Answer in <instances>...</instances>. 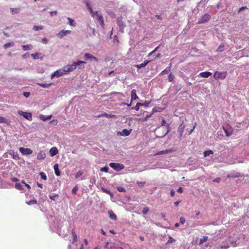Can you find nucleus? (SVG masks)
I'll return each instance as SVG.
<instances>
[{
	"mask_svg": "<svg viewBox=\"0 0 249 249\" xmlns=\"http://www.w3.org/2000/svg\"><path fill=\"white\" fill-rule=\"evenodd\" d=\"M85 63V62L81 60H78L77 62H74L72 64L68 65L67 67H65L66 72L67 73L73 71L76 69L77 66H79L80 69L84 68V66L83 64Z\"/></svg>",
	"mask_w": 249,
	"mask_h": 249,
	"instance_id": "nucleus-1",
	"label": "nucleus"
},
{
	"mask_svg": "<svg viewBox=\"0 0 249 249\" xmlns=\"http://www.w3.org/2000/svg\"><path fill=\"white\" fill-rule=\"evenodd\" d=\"M66 73L67 72L65 70V68H63V69L58 70L55 71L51 75V78L53 79L54 77H60L61 76L66 74Z\"/></svg>",
	"mask_w": 249,
	"mask_h": 249,
	"instance_id": "nucleus-2",
	"label": "nucleus"
},
{
	"mask_svg": "<svg viewBox=\"0 0 249 249\" xmlns=\"http://www.w3.org/2000/svg\"><path fill=\"white\" fill-rule=\"evenodd\" d=\"M109 166L117 171H119L124 168V165L119 163L111 162L109 163Z\"/></svg>",
	"mask_w": 249,
	"mask_h": 249,
	"instance_id": "nucleus-3",
	"label": "nucleus"
},
{
	"mask_svg": "<svg viewBox=\"0 0 249 249\" xmlns=\"http://www.w3.org/2000/svg\"><path fill=\"white\" fill-rule=\"evenodd\" d=\"M18 113L19 115L22 116L24 118L29 121H32V113L30 112H26L21 110H19L18 111Z\"/></svg>",
	"mask_w": 249,
	"mask_h": 249,
	"instance_id": "nucleus-4",
	"label": "nucleus"
},
{
	"mask_svg": "<svg viewBox=\"0 0 249 249\" xmlns=\"http://www.w3.org/2000/svg\"><path fill=\"white\" fill-rule=\"evenodd\" d=\"M227 75V71L224 72H219V71H215L213 74V77L217 79L218 78H221L222 79H224Z\"/></svg>",
	"mask_w": 249,
	"mask_h": 249,
	"instance_id": "nucleus-5",
	"label": "nucleus"
},
{
	"mask_svg": "<svg viewBox=\"0 0 249 249\" xmlns=\"http://www.w3.org/2000/svg\"><path fill=\"white\" fill-rule=\"evenodd\" d=\"M19 151L24 155H29L33 153V151L28 148H24L21 147L19 148Z\"/></svg>",
	"mask_w": 249,
	"mask_h": 249,
	"instance_id": "nucleus-6",
	"label": "nucleus"
},
{
	"mask_svg": "<svg viewBox=\"0 0 249 249\" xmlns=\"http://www.w3.org/2000/svg\"><path fill=\"white\" fill-rule=\"evenodd\" d=\"M185 127V125L183 122L179 125V126L178 127V131L179 133V139H181V137L183 136V133Z\"/></svg>",
	"mask_w": 249,
	"mask_h": 249,
	"instance_id": "nucleus-7",
	"label": "nucleus"
},
{
	"mask_svg": "<svg viewBox=\"0 0 249 249\" xmlns=\"http://www.w3.org/2000/svg\"><path fill=\"white\" fill-rule=\"evenodd\" d=\"M71 33V31L70 30H62L60 31L57 34V37L61 38L64 36H65L68 35H70Z\"/></svg>",
	"mask_w": 249,
	"mask_h": 249,
	"instance_id": "nucleus-8",
	"label": "nucleus"
},
{
	"mask_svg": "<svg viewBox=\"0 0 249 249\" xmlns=\"http://www.w3.org/2000/svg\"><path fill=\"white\" fill-rule=\"evenodd\" d=\"M85 58L86 60H90L94 61H98V59L96 57L89 53H86L85 54Z\"/></svg>",
	"mask_w": 249,
	"mask_h": 249,
	"instance_id": "nucleus-9",
	"label": "nucleus"
},
{
	"mask_svg": "<svg viewBox=\"0 0 249 249\" xmlns=\"http://www.w3.org/2000/svg\"><path fill=\"white\" fill-rule=\"evenodd\" d=\"M49 152L50 156L53 157L58 154V150L56 147H53L50 149Z\"/></svg>",
	"mask_w": 249,
	"mask_h": 249,
	"instance_id": "nucleus-10",
	"label": "nucleus"
},
{
	"mask_svg": "<svg viewBox=\"0 0 249 249\" xmlns=\"http://www.w3.org/2000/svg\"><path fill=\"white\" fill-rule=\"evenodd\" d=\"M151 62V60H145L143 63L140 64L135 65V67L138 69L145 67L149 63Z\"/></svg>",
	"mask_w": 249,
	"mask_h": 249,
	"instance_id": "nucleus-11",
	"label": "nucleus"
},
{
	"mask_svg": "<svg viewBox=\"0 0 249 249\" xmlns=\"http://www.w3.org/2000/svg\"><path fill=\"white\" fill-rule=\"evenodd\" d=\"M174 151H175V150L172 149H166V150H165L160 151L156 153L155 155H159L168 154V153H169L173 152Z\"/></svg>",
	"mask_w": 249,
	"mask_h": 249,
	"instance_id": "nucleus-12",
	"label": "nucleus"
},
{
	"mask_svg": "<svg viewBox=\"0 0 249 249\" xmlns=\"http://www.w3.org/2000/svg\"><path fill=\"white\" fill-rule=\"evenodd\" d=\"M137 99H138V97L136 94V90L133 89L131 93V102H132L133 100H136Z\"/></svg>",
	"mask_w": 249,
	"mask_h": 249,
	"instance_id": "nucleus-13",
	"label": "nucleus"
},
{
	"mask_svg": "<svg viewBox=\"0 0 249 249\" xmlns=\"http://www.w3.org/2000/svg\"><path fill=\"white\" fill-rule=\"evenodd\" d=\"M171 66H172V64L170 63L168 67H166L164 70H163L162 71H161L160 72V75H163L165 74H167L171 71Z\"/></svg>",
	"mask_w": 249,
	"mask_h": 249,
	"instance_id": "nucleus-14",
	"label": "nucleus"
},
{
	"mask_svg": "<svg viewBox=\"0 0 249 249\" xmlns=\"http://www.w3.org/2000/svg\"><path fill=\"white\" fill-rule=\"evenodd\" d=\"M46 158V154L45 152L41 151L37 154V159L38 160H43Z\"/></svg>",
	"mask_w": 249,
	"mask_h": 249,
	"instance_id": "nucleus-15",
	"label": "nucleus"
},
{
	"mask_svg": "<svg viewBox=\"0 0 249 249\" xmlns=\"http://www.w3.org/2000/svg\"><path fill=\"white\" fill-rule=\"evenodd\" d=\"M212 73L209 71L202 72L199 73V75L203 78H207L211 76Z\"/></svg>",
	"mask_w": 249,
	"mask_h": 249,
	"instance_id": "nucleus-16",
	"label": "nucleus"
},
{
	"mask_svg": "<svg viewBox=\"0 0 249 249\" xmlns=\"http://www.w3.org/2000/svg\"><path fill=\"white\" fill-rule=\"evenodd\" d=\"M108 213L109 215V217L110 219L116 220H117V216L116 215L113 213V212L111 210L108 211Z\"/></svg>",
	"mask_w": 249,
	"mask_h": 249,
	"instance_id": "nucleus-17",
	"label": "nucleus"
},
{
	"mask_svg": "<svg viewBox=\"0 0 249 249\" xmlns=\"http://www.w3.org/2000/svg\"><path fill=\"white\" fill-rule=\"evenodd\" d=\"M117 23L118 26L122 29L124 27V24L122 20V17L118 18L117 19Z\"/></svg>",
	"mask_w": 249,
	"mask_h": 249,
	"instance_id": "nucleus-18",
	"label": "nucleus"
},
{
	"mask_svg": "<svg viewBox=\"0 0 249 249\" xmlns=\"http://www.w3.org/2000/svg\"><path fill=\"white\" fill-rule=\"evenodd\" d=\"M53 168H54V172H55V174L56 175V176L58 177L59 176H60V172L59 170V168H58V164H55L54 166H53Z\"/></svg>",
	"mask_w": 249,
	"mask_h": 249,
	"instance_id": "nucleus-19",
	"label": "nucleus"
},
{
	"mask_svg": "<svg viewBox=\"0 0 249 249\" xmlns=\"http://www.w3.org/2000/svg\"><path fill=\"white\" fill-rule=\"evenodd\" d=\"M83 2L86 4L87 8L89 10L91 13H93V11L90 6V4L88 1V0H83Z\"/></svg>",
	"mask_w": 249,
	"mask_h": 249,
	"instance_id": "nucleus-20",
	"label": "nucleus"
},
{
	"mask_svg": "<svg viewBox=\"0 0 249 249\" xmlns=\"http://www.w3.org/2000/svg\"><path fill=\"white\" fill-rule=\"evenodd\" d=\"M52 115H49V116H45L43 115H41L39 116L40 119L44 121H46L49 120H50L52 118Z\"/></svg>",
	"mask_w": 249,
	"mask_h": 249,
	"instance_id": "nucleus-21",
	"label": "nucleus"
},
{
	"mask_svg": "<svg viewBox=\"0 0 249 249\" xmlns=\"http://www.w3.org/2000/svg\"><path fill=\"white\" fill-rule=\"evenodd\" d=\"M131 131V129L128 130L126 129H124L122 130L121 132V135L124 136H127L130 134Z\"/></svg>",
	"mask_w": 249,
	"mask_h": 249,
	"instance_id": "nucleus-22",
	"label": "nucleus"
},
{
	"mask_svg": "<svg viewBox=\"0 0 249 249\" xmlns=\"http://www.w3.org/2000/svg\"><path fill=\"white\" fill-rule=\"evenodd\" d=\"M241 177V175L240 173H236L235 174H228L227 176V177L228 178H238V177Z\"/></svg>",
	"mask_w": 249,
	"mask_h": 249,
	"instance_id": "nucleus-23",
	"label": "nucleus"
},
{
	"mask_svg": "<svg viewBox=\"0 0 249 249\" xmlns=\"http://www.w3.org/2000/svg\"><path fill=\"white\" fill-rule=\"evenodd\" d=\"M97 21L99 22L100 25L103 28H105V23L104 22L103 17H98Z\"/></svg>",
	"mask_w": 249,
	"mask_h": 249,
	"instance_id": "nucleus-24",
	"label": "nucleus"
},
{
	"mask_svg": "<svg viewBox=\"0 0 249 249\" xmlns=\"http://www.w3.org/2000/svg\"><path fill=\"white\" fill-rule=\"evenodd\" d=\"M210 17H202L200 21L197 22V24L203 23L209 20Z\"/></svg>",
	"mask_w": 249,
	"mask_h": 249,
	"instance_id": "nucleus-25",
	"label": "nucleus"
},
{
	"mask_svg": "<svg viewBox=\"0 0 249 249\" xmlns=\"http://www.w3.org/2000/svg\"><path fill=\"white\" fill-rule=\"evenodd\" d=\"M111 245L110 246V243L107 242L105 246V249H111L115 248V243H111Z\"/></svg>",
	"mask_w": 249,
	"mask_h": 249,
	"instance_id": "nucleus-26",
	"label": "nucleus"
},
{
	"mask_svg": "<svg viewBox=\"0 0 249 249\" xmlns=\"http://www.w3.org/2000/svg\"><path fill=\"white\" fill-rule=\"evenodd\" d=\"M71 233H72V235L73 236L72 243H74L77 241V234L75 233L74 230H72Z\"/></svg>",
	"mask_w": 249,
	"mask_h": 249,
	"instance_id": "nucleus-27",
	"label": "nucleus"
},
{
	"mask_svg": "<svg viewBox=\"0 0 249 249\" xmlns=\"http://www.w3.org/2000/svg\"><path fill=\"white\" fill-rule=\"evenodd\" d=\"M12 15L18 14L20 12V9L18 8H11Z\"/></svg>",
	"mask_w": 249,
	"mask_h": 249,
	"instance_id": "nucleus-28",
	"label": "nucleus"
},
{
	"mask_svg": "<svg viewBox=\"0 0 249 249\" xmlns=\"http://www.w3.org/2000/svg\"><path fill=\"white\" fill-rule=\"evenodd\" d=\"M100 116L106 117L107 118H115L116 117V115H112V114H108L107 113H104L103 114L99 116V117H100Z\"/></svg>",
	"mask_w": 249,
	"mask_h": 249,
	"instance_id": "nucleus-29",
	"label": "nucleus"
},
{
	"mask_svg": "<svg viewBox=\"0 0 249 249\" xmlns=\"http://www.w3.org/2000/svg\"><path fill=\"white\" fill-rule=\"evenodd\" d=\"M208 237L204 236L202 238L200 239L199 245H202L204 242H206L208 240Z\"/></svg>",
	"mask_w": 249,
	"mask_h": 249,
	"instance_id": "nucleus-30",
	"label": "nucleus"
},
{
	"mask_svg": "<svg viewBox=\"0 0 249 249\" xmlns=\"http://www.w3.org/2000/svg\"><path fill=\"white\" fill-rule=\"evenodd\" d=\"M14 45H15L14 43L13 42H11L6 43L5 45H4L3 47L5 49H6L10 47H13V46H14Z\"/></svg>",
	"mask_w": 249,
	"mask_h": 249,
	"instance_id": "nucleus-31",
	"label": "nucleus"
},
{
	"mask_svg": "<svg viewBox=\"0 0 249 249\" xmlns=\"http://www.w3.org/2000/svg\"><path fill=\"white\" fill-rule=\"evenodd\" d=\"M213 154V151L212 150H207L204 152V156L206 157L211 154Z\"/></svg>",
	"mask_w": 249,
	"mask_h": 249,
	"instance_id": "nucleus-32",
	"label": "nucleus"
},
{
	"mask_svg": "<svg viewBox=\"0 0 249 249\" xmlns=\"http://www.w3.org/2000/svg\"><path fill=\"white\" fill-rule=\"evenodd\" d=\"M52 84H51V83H49V84H47V83H40V84H38V85L39 86H40L41 87H42L43 88H49V87H50L52 85Z\"/></svg>",
	"mask_w": 249,
	"mask_h": 249,
	"instance_id": "nucleus-33",
	"label": "nucleus"
},
{
	"mask_svg": "<svg viewBox=\"0 0 249 249\" xmlns=\"http://www.w3.org/2000/svg\"><path fill=\"white\" fill-rule=\"evenodd\" d=\"M143 106V104L142 103H138L136 104V106L135 107H132V109H134L138 111L139 110L140 107L141 106Z\"/></svg>",
	"mask_w": 249,
	"mask_h": 249,
	"instance_id": "nucleus-34",
	"label": "nucleus"
},
{
	"mask_svg": "<svg viewBox=\"0 0 249 249\" xmlns=\"http://www.w3.org/2000/svg\"><path fill=\"white\" fill-rule=\"evenodd\" d=\"M22 48L24 51L29 50L31 49L32 45H22Z\"/></svg>",
	"mask_w": 249,
	"mask_h": 249,
	"instance_id": "nucleus-35",
	"label": "nucleus"
},
{
	"mask_svg": "<svg viewBox=\"0 0 249 249\" xmlns=\"http://www.w3.org/2000/svg\"><path fill=\"white\" fill-rule=\"evenodd\" d=\"M43 27L42 26H36V25H35L34 26V27H33V30L35 31H38V30H42L43 29Z\"/></svg>",
	"mask_w": 249,
	"mask_h": 249,
	"instance_id": "nucleus-36",
	"label": "nucleus"
},
{
	"mask_svg": "<svg viewBox=\"0 0 249 249\" xmlns=\"http://www.w3.org/2000/svg\"><path fill=\"white\" fill-rule=\"evenodd\" d=\"M49 196V198L53 200H55V198L56 197H58V194H51Z\"/></svg>",
	"mask_w": 249,
	"mask_h": 249,
	"instance_id": "nucleus-37",
	"label": "nucleus"
},
{
	"mask_svg": "<svg viewBox=\"0 0 249 249\" xmlns=\"http://www.w3.org/2000/svg\"><path fill=\"white\" fill-rule=\"evenodd\" d=\"M83 174V171L81 170H79V171L77 172V173L76 174V175L75 176V178H76V179L78 178L79 177H80Z\"/></svg>",
	"mask_w": 249,
	"mask_h": 249,
	"instance_id": "nucleus-38",
	"label": "nucleus"
},
{
	"mask_svg": "<svg viewBox=\"0 0 249 249\" xmlns=\"http://www.w3.org/2000/svg\"><path fill=\"white\" fill-rule=\"evenodd\" d=\"M26 203L29 205H31L33 204H35L37 203V201L36 199L32 200L26 202Z\"/></svg>",
	"mask_w": 249,
	"mask_h": 249,
	"instance_id": "nucleus-39",
	"label": "nucleus"
},
{
	"mask_svg": "<svg viewBox=\"0 0 249 249\" xmlns=\"http://www.w3.org/2000/svg\"><path fill=\"white\" fill-rule=\"evenodd\" d=\"M224 50V46L223 44L220 45V46L218 47L217 51L219 52H222Z\"/></svg>",
	"mask_w": 249,
	"mask_h": 249,
	"instance_id": "nucleus-40",
	"label": "nucleus"
},
{
	"mask_svg": "<svg viewBox=\"0 0 249 249\" xmlns=\"http://www.w3.org/2000/svg\"><path fill=\"white\" fill-rule=\"evenodd\" d=\"M174 76L172 73H170L168 76V80L169 82H172L174 80Z\"/></svg>",
	"mask_w": 249,
	"mask_h": 249,
	"instance_id": "nucleus-41",
	"label": "nucleus"
},
{
	"mask_svg": "<svg viewBox=\"0 0 249 249\" xmlns=\"http://www.w3.org/2000/svg\"><path fill=\"white\" fill-rule=\"evenodd\" d=\"M39 175H40L41 178H42L43 179H44L45 180H46L47 179V176L44 173L42 172H40Z\"/></svg>",
	"mask_w": 249,
	"mask_h": 249,
	"instance_id": "nucleus-42",
	"label": "nucleus"
},
{
	"mask_svg": "<svg viewBox=\"0 0 249 249\" xmlns=\"http://www.w3.org/2000/svg\"><path fill=\"white\" fill-rule=\"evenodd\" d=\"M175 241H176L175 239H174L171 236H170L169 238V239L168 240V241L166 242V244H170V243H173V242H174Z\"/></svg>",
	"mask_w": 249,
	"mask_h": 249,
	"instance_id": "nucleus-43",
	"label": "nucleus"
},
{
	"mask_svg": "<svg viewBox=\"0 0 249 249\" xmlns=\"http://www.w3.org/2000/svg\"><path fill=\"white\" fill-rule=\"evenodd\" d=\"M15 188L18 189V190H21L23 189V188L21 186V185L20 184V183H16L15 184Z\"/></svg>",
	"mask_w": 249,
	"mask_h": 249,
	"instance_id": "nucleus-44",
	"label": "nucleus"
},
{
	"mask_svg": "<svg viewBox=\"0 0 249 249\" xmlns=\"http://www.w3.org/2000/svg\"><path fill=\"white\" fill-rule=\"evenodd\" d=\"M68 20L69 21V24L71 26H75V23L74 22V20L72 19L71 18H69Z\"/></svg>",
	"mask_w": 249,
	"mask_h": 249,
	"instance_id": "nucleus-45",
	"label": "nucleus"
},
{
	"mask_svg": "<svg viewBox=\"0 0 249 249\" xmlns=\"http://www.w3.org/2000/svg\"><path fill=\"white\" fill-rule=\"evenodd\" d=\"M148 211H149V208L148 207H146L143 209L142 213L143 214H146L148 213Z\"/></svg>",
	"mask_w": 249,
	"mask_h": 249,
	"instance_id": "nucleus-46",
	"label": "nucleus"
},
{
	"mask_svg": "<svg viewBox=\"0 0 249 249\" xmlns=\"http://www.w3.org/2000/svg\"><path fill=\"white\" fill-rule=\"evenodd\" d=\"M100 170L102 172H104L106 173L108 172V167L107 166H105L101 168Z\"/></svg>",
	"mask_w": 249,
	"mask_h": 249,
	"instance_id": "nucleus-47",
	"label": "nucleus"
},
{
	"mask_svg": "<svg viewBox=\"0 0 249 249\" xmlns=\"http://www.w3.org/2000/svg\"><path fill=\"white\" fill-rule=\"evenodd\" d=\"M117 190L120 192H125V190L124 188H123V187H118L117 188Z\"/></svg>",
	"mask_w": 249,
	"mask_h": 249,
	"instance_id": "nucleus-48",
	"label": "nucleus"
},
{
	"mask_svg": "<svg viewBox=\"0 0 249 249\" xmlns=\"http://www.w3.org/2000/svg\"><path fill=\"white\" fill-rule=\"evenodd\" d=\"M145 183V182H141V181L137 182V185L140 187H142L144 185Z\"/></svg>",
	"mask_w": 249,
	"mask_h": 249,
	"instance_id": "nucleus-49",
	"label": "nucleus"
},
{
	"mask_svg": "<svg viewBox=\"0 0 249 249\" xmlns=\"http://www.w3.org/2000/svg\"><path fill=\"white\" fill-rule=\"evenodd\" d=\"M78 188L77 186H75L72 190V193L75 195L78 191Z\"/></svg>",
	"mask_w": 249,
	"mask_h": 249,
	"instance_id": "nucleus-50",
	"label": "nucleus"
},
{
	"mask_svg": "<svg viewBox=\"0 0 249 249\" xmlns=\"http://www.w3.org/2000/svg\"><path fill=\"white\" fill-rule=\"evenodd\" d=\"M7 122V120L3 117H0V123H5Z\"/></svg>",
	"mask_w": 249,
	"mask_h": 249,
	"instance_id": "nucleus-51",
	"label": "nucleus"
},
{
	"mask_svg": "<svg viewBox=\"0 0 249 249\" xmlns=\"http://www.w3.org/2000/svg\"><path fill=\"white\" fill-rule=\"evenodd\" d=\"M185 222V218L184 217H180V218H179V223L181 224H182V225L184 224Z\"/></svg>",
	"mask_w": 249,
	"mask_h": 249,
	"instance_id": "nucleus-52",
	"label": "nucleus"
},
{
	"mask_svg": "<svg viewBox=\"0 0 249 249\" xmlns=\"http://www.w3.org/2000/svg\"><path fill=\"white\" fill-rule=\"evenodd\" d=\"M12 157L13 159H15V160H18L19 159V157H18V155L17 153H13V155H12Z\"/></svg>",
	"mask_w": 249,
	"mask_h": 249,
	"instance_id": "nucleus-53",
	"label": "nucleus"
},
{
	"mask_svg": "<svg viewBox=\"0 0 249 249\" xmlns=\"http://www.w3.org/2000/svg\"><path fill=\"white\" fill-rule=\"evenodd\" d=\"M30 92H23V95H24L25 97H26V98L29 97V96H30Z\"/></svg>",
	"mask_w": 249,
	"mask_h": 249,
	"instance_id": "nucleus-54",
	"label": "nucleus"
},
{
	"mask_svg": "<svg viewBox=\"0 0 249 249\" xmlns=\"http://www.w3.org/2000/svg\"><path fill=\"white\" fill-rule=\"evenodd\" d=\"M175 191L173 189H171V191H170V195L172 197H173L174 196H175Z\"/></svg>",
	"mask_w": 249,
	"mask_h": 249,
	"instance_id": "nucleus-55",
	"label": "nucleus"
},
{
	"mask_svg": "<svg viewBox=\"0 0 249 249\" xmlns=\"http://www.w3.org/2000/svg\"><path fill=\"white\" fill-rule=\"evenodd\" d=\"M196 123L195 124V125H194V126L193 127V128L190 130V131H189V134H191L194 131V129L195 128L196 126Z\"/></svg>",
	"mask_w": 249,
	"mask_h": 249,
	"instance_id": "nucleus-56",
	"label": "nucleus"
},
{
	"mask_svg": "<svg viewBox=\"0 0 249 249\" xmlns=\"http://www.w3.org/2000/svg\"><path fill=\"white\" fill-rule=\"evenodd\" d=\"M183 191V190L182 188V187H179V188L178 189V190H177V192H178V193H180V194H181V193H182Z\"/></svg>",
	"mask_w": 249,
	"mask_h": 249,
	"instance_id": "nucleus-57",
	"label": "nucleus"
},
{
	"mask_svg": "<svg viewBox=\"0 0 249 249\" xmlns=\"http://www.w3.org/2000/svg\"><path fill=\"white\" fill-rule=\"evenodd\" d=\"M220 180H221V178H215L213 181L214 182H219Z\"/></svg>",
	"mask_w": 249,
	"mask_h": 249,
	"instance_id": "nucleus-58",
	"label": "nucleus"
},
{
	"mask_svg": "<svg viewBox=\"0 0 249 249\" xmlns=\"http://www.w3.org/2000/svg\"><path fill=\"white\" fill-rule=\"evenodd\" d=\"M151 116H152V114H149V115H146V116L145 117L144 119V121H146V120H147V119L148 118L151 117Z\"/></svg>",
	"mask_w": 249,
	"mask_h": 249,
	"instance_id": "nucleus-59",
	"label": "nucleus"
},
{
	"mask_svg": "<svg viewBox=\"0 0 249 249\" xmlns=\"http://www.w3.org/2000/svg\"><path fill=\"white\" fill-rule=\"evenodd\" d=\"M11 180L14 182H17L18 180V179L16 178H11Z\"/></svg>",
	"mask_w": 249,
	"mask_h": 249,
	"instance_id": "nucleus-60",
	"label": "nucleus"
},
{
	"mask_svg": "<svg viewBox=\"0 0 249 249\" xmlns=\"http://www.w3.org/2000/svg\"><path fill=\"white\" fill-rule=\"evenodd\" d=\"M51 123H53L54 124H56L58 123V121L57 120H53L51 121Z\"/></svg>",
	"mask_w": 249,
	"mask_h": 249,
	"instance_id": "nucleus-61",
	"label": "nucleus"
},
{
	"mask_svg": "<svg viewBox=\"0 0 249 249\" xmlns=\"http://www.w3.org/2000/svg\"><path fill=\"white\" fill-rule=\"evenodd\" d=\"M229 247V246H224V247H223V246H221L219 247V249H228Z\"/></svg>",
	"mask_w": 249,
	"mask_h": 249,
	"instance_id": "nucleus-62",
	"label": "nucleus"
},
{
	"mask_svg": "<svg viewBox=\"0 0 249 249\" xmlns=\"http://www.w3.org/2000/svg\"><path fill=\"white\" fill-rule=\"evenodd\" d=\"M166 124V121L164 119H162V121H161V126H164Z\"/></svg>",
	"mask_w": 249,
	"mask_h": 249,
	"instance_id": "nucleus-63",
	"label": "nucleus"
},
{
	"mask_svg": "<svg viewBox=\"0 0 249 249\" xmlns=\"http://www.w3.org/2000/svg\"><path fill=\"white\" fill-rule=\"evenodd\" d=\"M181 202L180 200L174 202V204L176 206H178L179 203Z\"/></svg>",
	"mask_w": 249,
	"mask_h": 249,
	"instance_id": "nucleus-64",
	"label": "nucleus"
}]
</instances>
